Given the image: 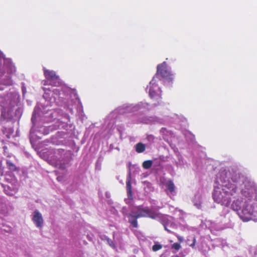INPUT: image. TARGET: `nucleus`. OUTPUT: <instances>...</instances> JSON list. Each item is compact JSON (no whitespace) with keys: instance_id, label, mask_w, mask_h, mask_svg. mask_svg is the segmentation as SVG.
Returning a JSON list of instances; mask_svg holds the SVG:
<instances>
[{"instance_id":"nucleus-10","label":"nucleus","mask_w":257,"mask_h":257,"mask_svg":"<svg viewBox=\"0 0 257 257\" xmlns=\"http://www.w3.org/2000/svg\"><path fill=\"white\" fill-rule=\"evenodd\" d=\"M32 220L37 227H42L43 224V219L42 214L38 210H36L34 212Z\"/></svg>"},{"instance_id":"nucleus-16","label":"nucleus","mask_w":257,"mask_h":257,"mask_svg":"<svg viewBox=\"0 0 257 257\" xmlns=\"http://www.w3.org/2000/svg\"><path fill=\"white\" fill-rule=\"evenodd\" d=\"M153 165V161L152 160L145 161L143 163V167L144 169H148L150 168Z\"/></svg>"},{"instance_id":"nucleus-14","label":"nucleus","mask_w":257,"mask_h":257,"mask_svg":"<svg viewBox=\"0 0 257 257\" xmlns=\"http://www.w3.org/2000/svg\"><path fill=\"white\" fill-rule=\"evenodd\" d=\"M167 189L171 193L173 192L175 190V185L172 180L168 181L165 184Z\"/></svg>"},{"instance_id":"nucleus-5","label":"nucleus","mask_w":257,"mask_h":257,"mask_svg":"<svg viewBox=\"0 0 257 257\" xmlns=\"http://www.w3.org/2000/svg\"><path fill=\"white\" fill-rule=\"evenodd\" d=\"M256 213L257 205L247 204L243 208L241 214H239V216L243 221H247Z\"/></svg>"},{"instance_id":"nucleus-17","label":"nucleus","mask_w":257,"mask_h":257,"mask_svg":"<svg viewBox=\"0 0 257 257\" xmlns=\"http://www.w3.org/2000/svg\"><path fill=\"white\" fill-rule=\"evenodd\" d=\"M168 221H169V220H168V218H167L166 219L165 222H164V223H162V224L163 225L165 230H166L168 233L174 234V232H173L171 230L168 229L166 226L167 224L168 223Z\"/></svg>"},{"instance_id":"nucleus-2","label":"nucleus","mask_w":257,"mask_h":257,"mask_svg":"<svg viewBox=\"0 0 257 257\" xmlns=\"http://www.w3.org/2000/svg\"><path fill=\"white\" fill-rule=\"evenodd\" d=\"M136 210H132L129 214L128 222L134 227H138L137 219L141 217H148L149 208H143L141 206L135 207Z\"/></svg>"},{"instance_id":"nucleus-19","label":"nucleus","mask_w":257,"mask_h":257,"mask_svg":"<svg viewBox=\"0 0 257 257\" xmlns=\"http://www.w3.org/2000/svg\"><path fill=\"white\" fill-rule=\"evenodd\" d=\"M162 248V245L160 244H156L153 246L152 249L154 251H157Z\"/></svg>"},{"instance_id":"nucleus-13","label":"nucleus","mask_w":257,"mask_h":257,"mask_svg":"<svg viewBox=\"0 0 257 257\" xmlns=\"http://www.w3.org/2000/svg\"><path fill=\"white\" fill-rule=\"evenodd\" d=\"M145 145L142 143H139L136 146V151L138 153L144 152L145 151Z\"/></svg>"},{"instance_id":"nucleus-21","label":"nucleus","mask_w":257,"mask_h":257,"mask_svg":"<svg viewBox=\"0 0 257 257\" xmlns=\"http://www.w3.org/2000/svg\"><path fill=\"white\" fill-rule=\"evenodd\" d=\"M107 242H108V243H109V244L111 246H112V247H115V245H114V244L113 242L111 239H107Z\"/></svg>"},{"instance_id":"nucleus-25","label":"nucleus","mask_w":257,"mask_h":257,"mask_svg":"<svg viewBox=\"0 0 257 257\" xmlns=\"http://www.w3.org/2000/svg\"><path fill=\"white\" fill-rule=\"evenodd\" d=\"M12 82L9 84V85H12Z\"/></svg>"},{"instance_id":"nucleus-11","label":"nucleus","mask_w":257,"mask_h":257,"mask_svg":"<svg viewBox=\"0 0 257 257\" xmlns=\"http://www.w3.org/2000/svg\"><path fill=\"white\" fill-rule=\"evenodd\" d=\"M126 190H127V193L128 198L130 199H133V192L132 190V185H131V177L130 176L128 178H127L126 182Z\"/></svg>"},{"instance_id":"nucleus-23","label":"nucleus","mask_w":257,"mask_h":257,"mask_svg":"<svg viewBox=\"0 0 257 257\" xmlns=\"http://www.w3.org/2000/svg\"><path fill=\"white\" fill-rule=\"evenodd\" d=\"M195 243H196V239L194 237L193 238V242L190 245V246L192 247H194L195 245Z\"/></svg>"},{"instance_id":"nucleus-9","label":"nucleus","mask_w":257,"mask_h":257,"mask_svg":"<svg viewBox=\"0 0 257 257\" xmlns=\"http://www.w3.org/2000/svg\"><path fill=\"white\" fill-rule=\"evenodd\" d=\"M149 213L148 217L153 219H156L159 221L161 223H164L166 219L167 218L166 215L163 214L160 212L152 211L149 208Z\"/></svg>"},{"instance_id":"nucleus-15","label":"nucleus","mask_w":257,"mask_h":257,"mask_svg":"<svg viewBox=\"0 0 257 257\" xmlns=\"http://www.w3.org/2000/svg\"><path fill=\"white\" fill-rule=\"evenodd\" d=\"M6 163L10 171L14 172L17 170V168L16 165L10 161L7 160Z\"/></svg>"},{"instance_id":"nucleus-8","label":"nucleus","mask_w":257,"mask_h":257,"mask_svg":"<svg viewBox=\"0 0 257 257\" xmlns=\"http://www.w3.org/2000/svg\"><path fill=\"white\" fill-rule=\"evenodd\" d=\"M149 213L148 217L153 219H156L159 221L161 223H164L166 219L167 218L166 215L163 214L160 212L152 211L149 208Z\"/></svg>"},{"instance_id":"nucleus-12","label":"nucleus","mask_w":257,"mask_h":257,"mask_svg":"<svg viewBox=\"0 0 257 257\" xmlns=\"http://www.w3.org/2000/svg\"><path fill=\"white\" fill-rule=\"evenodd\" d=\"M231 208L234 211H238L241 208V201L238 199L234 200L231 205Z\"/></svg>"},{"instance_id":"nucleus-1","label":"nucleus","mask_w":257,"mask_h":257,"mask_svg":"<svg viewBox=\"0 0 257 257\" xmlns=\"http://www.w3.org/2000/svg\"><path fill=\"white\" fill-rule=\"evenodd\" d=\"M237 187L235 185L228 183L223 185L222 188L215 187L212 194L214 202L226 207L229 206L231 201L236 196Z\"/></svg>"},{"instance_id":"nucleus-20","label":"nucleus","mask_w":257,"mask_h":257,"mask_svg":"<svg viewBox=\"0 0 257 257\" xmlns=\"http://www.w3.org/2000/svg\"><path fill=\"white\" fill-rule=\"evenodd\" d=\"M172 248H174V249H176L177 250H178L181 248V245L179 243H177V242L176 243H174L172 245Z\"/></svg>"},{"instance_id":"nucleus-4","label":"nucleus","mask_w":257,"mask_h":257,"mask_svg":"<svg viewBox=\"0 0 257 257\" xmlns=\"http://www.w3.org/2000/svg\"><path fill=\"white\" fill-rule=\"evenodd\" d=\"M44 74L46 79L44 85L49 84L53 86H59L60 85L59 77L54 71L44 69Z\"/></svg>"},{"instance_id":"nucleus-22","label":"nucleus","mask_w":257,"mask_h":257,"mask_svg":"<svg viewBox=\"0 0 257 257\" xmlns=\"http://www.w3.org/2000/svg\"><path fill=\"white\" fill-rule=\"evenodd\" d=\"M176 236L180 242H182L183 241V238L182 237L179 235H176Z\"/></svg>"},{"instance_id":"nucleus-6","label":"nucleus","mask_w":257,"mask_h":257,"mask_svg":"<svg viewBox=\"0 0 257 257\" xmlns=\"http://www.w3.org/2000/svg\"><path fill=\"white\" fill-rule=\"evenodd\" d=\"M159 75L168 81H171L173 80V75L167 70L166 62H163L158 65L157 73L154 76L156 77V79Z\"/></svg>"},{"instance_id":"nucleus-3","label":"nucleus","mask_w":257,"mask_h":257,"mask_svg":"<svg viewBox=\"0 0 257 257\" xmlns=\"http://www.w3.org/2000/svg\"><path fill=\"white\" fill-rule=\"evenodd\" d=\"M156 77H154L149 84V95L153 99L156 100L157 102L154 103L155 105L160 104L162 97L161 95V90L158 85L156 84Z\"/></svg>"},{"instance_id":"nucleus-24","label":"nucleus","mask_w":257,"mask_h":257,"mask_svg":"<svg viewBox=\"0 0 257 257\" xmlns=\"http://www.w3.org/2000/svg\"><path fill=\"white\" fill-rule=\"evenodd\" d=\"M6 193L7 194H8V195H10V196H11V195H12V194L8 193H7V192H6Z\"/></svg>"},{"instance_id":"nucleus-18","label":"nucleus","mask_w":257,"mask_h":257,"mask_svg":"<svg viewBox=\"0 0 257 257\" xmlns=\"http://www.w3.org/2000/svg\"><path fill=\"white\" fill-rule=\"evenodd\" d=\"M240 178L239 175L237 173H235L232 175L231 180L234 182H237Z\"/></svg>"},{"instance_id":"nucleus-7","label":"nucleus","mask_w":257,"mask_h":257,"mask_svg":"<svg viewBox=\"0 0 257 257\" xmlns=\"http://www.w3.org/2000/svg\"><path fill=\"white\" fill-rule=\"evenodd\" d=\"M61 152H64L63 150H58L54 151V154L49 159V161L52 165L57 167L60 169H65L66 168L65 164L62 163L59 156Z\"/></svg>"}]
</instances>
